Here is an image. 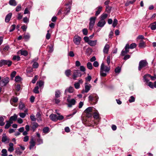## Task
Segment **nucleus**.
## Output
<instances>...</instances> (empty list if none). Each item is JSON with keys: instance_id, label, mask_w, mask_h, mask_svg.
Returning a JSON list of instances; mask_svg holds the SVG:
<instances>
[{"instance_id": "obj_1", "label": "nucleus", "mask_w": 156, "mask_h": 156, "mask_svg": "<svg viewBox=\"0 0 156 156\" xmlns=\"http://www.w3.org/2000/svg\"><path fill=\"white\" fill-rule=\"evenodd\" d=\"M110 69V66H107L105 65L103 62H102L101 66L100 74L101 76L105 77L106 76V73L108 72Z\"/></svg>"}, {"instance_id": "obj_2", "label": "nucleus", "mask_w": 156, "mask_h": 156, "mask_svg": "<svg viewBox=\"0 0 156 156\" xmlns=\"http://www.w3.org/2000/svg\"><path fill=\"white\" fill-rule=\"evenodd\" d=\"M148 63L147 61L145 60H142L140 61L139 62L138 69L139 71L147 66Z\"/></svg>"}, {"instance_id": "obj_3", "label": "nucleus", "mask_w": 156, "mask_h": 156, "mask_svg": "<svg viewBox=\"0 0 156 156\" xmlns=\"http://www.w3.org/2000/svg\"><path fill=\"white\" fill-rule=\"evenodd\" d=\"M12 63V62L9 60L2 59L0 61V67H1L3 65H6L9 67L11 65Z\"/></svg>"}, {"instance_id": "obj_4", "label": "nucleus", "mask_w": 156, "mask_h": 156, "mask_svg": "<svg viewBox=\"0 0 156 156\" xmlns=\"http://www.w3.org/2000/svg\"><path fill=\"white\" fill-rule=\"evenodd\" d=\"M96 17H91L90 19V23L89 25V29L92 30L95 24Z\"/></svg>"}, {"instance_id": "obj_5", "label": "nucleus", "mask_w": 156, "mask_h": 156, "mask_svg": "<svg viewBox=\"0 0 156 156\" xmlns=\"http://www.w3.org/2000/svg\"><path fill=\"white\" fill-rule=\"evenodd\" d=\"M94 108L92 107H89L84 111V112L86 114V116L88 117H90L92 115V111Z\"/></svg>"}, {"instance_id": "obj_6", "label": "nucleus", "mask_w": 156, "mask_h": 156, "mask_svg": "<svg viewBox=\"0 0 156 156\" xmlns=\"http://www.w3.org/2000/svg\"><path fill=\"white\" fill-rule=\"evenodd\" d=\"M82 74L80 71L78 70H73V78L74 80H76V78L78 76H81Z\"/></svg>"}, {"instance_id": "obj_7", "label": "nucleus", "mask_w": 156, "mask_h": 156, "mask_svg": "<svg viewBox=\"0 0 156 156\" xmlns=\"http://www.w3.org/2000/svg\"><path fill=\"white\" fill-rule=\"evenodd\" d=\"M81 40L80 37L78 35H75L73 37V41L74 44L76 45H79Z\"/></svg>"}, {"instance_id": "obj_8", "label": "nucleus", "mask_w": 156, "mask_h": 156, "mask_svg": "<svg viewBox=\"0 0 156 156\" xmlns=\"http://www.w3.org/2000/svg\"><path fill=\"white\" fill-rule=\"evenodd\" d=\"M9 82V78L8 77H5L2 79L0 82V85L1 86H5Z\"/></svg>"}, {"instance_id": "obj_9", "label": "nucleus", "mask_w": 156, "mask_h": 156, "mask_svg": "<svg viewBox=\"0 0 156 156\" xmlns=\"http://www.w3.org/2000/svg\"><path fill=\"white\" fill-rule=\"evenodd\" d=\"M68 103L67 104L68 107L69 108L71 107L73 105L75 104L76 102L75 100L74 99H72L70 100H67Z\"/></svg>"}, {"instance_id": "obj_10", "label": "nucleus", "mask_w": 156, "mask_h": 156, "mask_svg": "<svg viewBox=\"0 0 156 156\" xmlns=\"http://www.w3.org/2000/svg\"><path fill=\"white\" fill-rule=\"evenodd\" d=\"M2 142L8 143L9 142V139L7 136L5 134H4L2 138Z\"/></svg>"}, {"instance_id": "obj_11", "label": "nucleus", "mask_w": 156, "mask_h": 156, "mask_svg": "<svg viewBox=\"0 0 156 156\" xmlns=\"http://www.w3.org/2000/svg\"><path fill=\"white\" fill-rule=\"evenodd\" d=\"M29 144H30L29 149L30 150H31L35 146L36 144V143L33 138H31Z\"/></svg>"}, {"instance_id": "obj_12", "label": "nucleus", "mask_w": 156, "mask_h": 156, "mask_svg": "<svg viewBox=\"0 0 156 156\" xmlns=\"http://www.w3.org/2000/svg\"><path fill=\"white\" fill-rule=\"evenodd\" d=\"M127 47H128L127 45L125 46L124 48L125 50H122V51L121 54V55L124 56L129 51V49Z\"/></svg>"}, {"instance_id": "obj_13", "label": "nucleus", "mask_w": 156, "mask_h": 156, "mask_svg": "<svg viewBox=\"0 0 156 156\" xmlns=\"http://www.w3.org/2000/svg\"><path fill=\"white\" fill-rule=\"evenodd\" d=\"M106 23L105 20H101L99 21L97 24V25L98 27H103Z\"/></svg>"}, {"instance_id": "obj_14", "label": "nucleus", "mask_w": 156, "mask_h": 156, "mask_svg": "<svg viewBox=\"0 0 156 156\" xmlns=\"http://www.w3.org/2000/svg\"><path fill=\"white\" fill-rule=\"evenodd\" d=\"M50 119L53 121H56L58 120V116L55 114H51L49 116Z\"/></svg>"}, {"instance_id": "obj_15", "label": "nucleus", "mask_w": 156, "mask_h": 156, "mask_svg": "<svg viewBox=\"0 0 156 156\" xmlns=\"http://www.w3.org/2000/svg\"><path fill=\"white\" fill-rule=\"evenodd\" d=\"M110 47L109 44H105L103 49V52L105 54H108Z\"/></svg>"}, {"instance_id": "obj_16", "label": "nucleus", "mask_w": 156, "mask_h": 156, "mask_svg": "<svg viewBox=\"0 0 156 156\" xmlns=\"http://www.w3.org/2000/svg\"><path fill=\"white\" fill-rule=\"evenodd\" d=\"M98 98V96L96 94H91L88 97L89 100L90 101H92L94 98L97 99Z\"/></svg>"}, {"instance_id": "obj_17", "label": "nucleus", "mask_w": 156, "mask_h": 156, "mask_svg": "<svg viewBox=\"0 0 156 156\" xmlns=\"http://www.w3.org/2000/svg\"><path fill=\"white\" fill-rule=\"evenodd\" d=\"M97 40H90L88 44L90 46L92 47L95 46L97 44Z\"/></svg>"}, {"instance_id": "obj_18", "label": "nucleus", "mask_w": 156, "mask_h": 156, "mask_svg": "<svg viewBox=\"0 0 156 156\" xmlns=\"http://www.w3.org/2000/svg\"><path fill=\"white\" fill-rule=\"evenodd\" d=\"M85 90L84 92L85 93H87L90 90L91 86L90 84H88L87 82L85 83Z\"/></svg>"}, {"instance_id": "obj_19", "label": "nucleus", "mask_w": 156, "mask_h": 156, "mask_svg": "<svg viewBox=\"0 0 156 156\" xmlns=\"http://www.w3.org/2000/svg\"><path fill=\"white\" fill-rule=\"evenodd\" d=\"M17 118V115L16 114H14L13 116H11L10 117L9 119V122H13V121H16V120Z\"/></svg>"}, {"instance_id": "obj_20", "label": "nucleus", "mask_w": 156, "mask_h": 156, "mask_svg": "<svg viewBox=\"0 0 156 156\" xmlns=\"http://www.w3.org/2000/svg\"><path fill=\"white\" fill-rule=\"evenodd\" d=\"M148 75H149V74H146L143 76V80L144 82L148 83L149 82V80L148 79V78H149V77Z\"/></svg>"}, {"instance_id": "obj_21", "label": "nucleus", "mask_w": 156, "mask_h": 156, "mask_svg": "<svg viewBox=\"0 0 156 156\" xmlns=\"http://www.w3.org/2000/svg\"><path fill=\"white\" fill-rule=\"evenodd\" d=\"M12 16V13H9L5 17V22L6 23H8L9 22L10 19Z\"/></svg>"}, {"instance_id": "obj_22", "label": "nucleus", "mask_w": 156, "mask_h": 156, "mask_svg": "<svg viewBox=\"0 0 156 156\" xmlns=\"http://www.w3.org/2000/svg\"><path fill=\"white\" fill-rule=\"evenodd\" d=\"M9 147L8 149V151L10 152H12L14 150V148L13 147V144L11 142L9 144Z\"/></svg>"}, {"instance_id": "obj_23", "label": "nucleus", "mask_w": 156, "mask_h": 156, "mask_svg": "<svg viewBox=\"0 0 156 156\" xmlns=\"http://www.w3.org/2000/svg\"><path fill=\"white\" fill-rule=\"evenodd\" d=\"M108 16V14L104 13L101 15L100 17V19L101 20H105V19L107 18Z\"/></svg>"}, {"instance_id": "obj_24", "label": "nucleus", "mask_w": 156, "mask_h": 156, "mask_svg": "<svg viewBox=\"0 0 156 156\" xmlns=\"http://www.w3.org/2000/svg\"><path fill=\"white\" fill-rule=\"evenodd\" d=\"M97 10L96 11L95 14V15L96 16H97L100 14L101 12L102 11V7L101 6H99L97 8Z\"/></svg>"}, {"instance_id": "obj_25", "label": "nucleus", "mask_w": 156, "mask_h": 156, "mask_svg": "<svg viewBox=\"0 0 156 156\" xmlns=\"http://www.w3.org/2000/svg\"><path fill=\"white\" fill-rule=\"evenodd\" d=\"M128 45V47H127L128 48V49H133L136 47V44L135 43H133L131 44L130 45H129V44H127L126 45Z\"/></svg>"}, {"instance_id": "obj_26", "label": "nucleus", "mask_w": 156, "mask_h": 156, "mask_svg": "<svg viewBox=\"0 0 156 156\" xmlns=\"http://www.w3.org/2000/svg\"><path fill=\"white\" fill-rule=\"evenodd\" d=\"M68 91L69 93H72L74 91V89L73 87L70 86L68 88H67L65 90V93L66 92Z\"/></svg>"}, {"instance_id": "obj_27", "label": "nucleus", "mask_w": 156, "mask_h": 156, "mask_svg": "<svg viewBox=\"0 0 156 156\" xmlns=\"http://www.w3.org/2000/svg\"><path fill=\"white\" fill-rule=\"evenodd\" d=\"M15 153L17 154V155H20L22 153V151H21L20 148L18 147H16L15 148Z\"/></svg>"}, {"instance_id": "obj_28", "label": "nucleus", "mask_w": 156, "mask_h": 156, "mask_svg": "<svg viewBox=\"0 0 156 156\" xmlns=\"http://www.w3.org/2000/svg\"><path fill=\"white\" fill-rule=\"evenodd\" d=\"M146 46L145 42L143 41H141L139 43V47L140 48H143Z\"/></svg>"}, {"instance_id": "obj_29", "label": "nucleus", "mask_w": 156, "mask_h": 156, "mask_svg": "<svg viewBox=\"0 0 156 156\" xmlns=\"http://www.w3.org/2000/svg\"><path fill=\"white\" fill-rule=\"evenodd\" d=\"M18 98L16 97H13L12 98L10 101V103L12 105H13V102L16 103L18 101Z\"/></svg>"}, {"instance_id": "obj_30", "label": "nucleus", "mask_w": 156, "mask_h": 156, "mask_svg": "<svg viewBox=\"0 0 156 156\" xmlns=\"http://www.w3.org/2000/svg\"><path fill=\"white\" fill-rule=\"evenodd\" d=\"M61 93L59 90H57L55 91V96L56 98H58L60 97Z\"/></svg>"}, {"instance_id": "obj_31", "label": "nucleus", "mask_w": 156, "mask_h": 156, "mask_svg": "<svg viewBox=\"0 0 156 156\" xmlns=\"http://www.w3.org/2000/svg\"><path fill=\"white\" fill-rule=\"evenodd\" d=\"M150 27L152 30H154L156 29V22H154L151 24Z\"/></svg>"}, {"instance_id": "obj_32", "label": "nucleus", "mask_w": 156, "mask_h": 156, "mask_svg": "<svg viewBox=\"0 0 156 156\" xmlns=\"http://www.w3.org/2000/svg\"><path fill=\"white\" fill-rule=\"evenodd\" d=\"M6 122L7 123L5 126V129H7L10 126L11 124L13 123V122H9V120L6 121Z\"/></svg>"}, {"instance_id": "obj_33", "label": "nucleus", "mask_w": 156, "mask_h": 156, "mask_svg": "<svg viewBox=\"0 0 156 156\" xmlns=\"http://www.w3.org/2000/svg\"><path fill=\"white\" fill-rule=\"evenodd\" d=\"M9 4L11 5L15 6L17 5V3L15 0H10Z\"/></svg>"}, {"instance_id": "obj_34", "label": "nucleus", "mask_w": 156, "mask_h": 156, "mask_svg": "<svg viewBox=\"0 0 156 156\" xmlns=\"http://www.w3.org/2000/svg\"><path fill=\"white\" fill-rule=\"evenodd\" d=\"M19 51L22 55L26 56L28 55V52L26 50H20Z\"/></svg>"}, {"instance_id": "obj_35", "label": "nucleus", "mask_w": 156, "mask_h": 156, "mask_svg": "<svg viewBox=\"0 0 156 156\" xmlns=\"http://www.w3.org/2000/svg\"><path fill=\"white\" fill-rule=\"evenodd\" d=\"M30 37V36L29 33H27V34H24L23 36V38L25 39V41H27L29 40Z\"/></svg>"}, {"instance_id": "obj_36", "label": "nucleus", "mask_w": 156, "mask_h": 156, "mask_svg": "<svg viewBox=\"0 0 156 156\" xmlns=\"http://www.w3.org/2000/svg\"><path fill=\"white\" fill-rule=\"evenodd\" d=\"M71 10V6L69 5L67 7H66L65 9V12H64V14L66 15L68 14L70 12Z\"/></svg>"}, {"instance_id": "obj_37", "label": "nucleus", "mask_w": 156, "mask_h": 156, "mask_svg": "<svg viewBox=\"0 0 156 156\" xmlns=\"http://www.w3.org/2000/svg\"><path fill=\"white\" fill-rule=\"evenodd\" d=\"M2 156H7V151L6 149H3L2 151Z\"/></svg>"}, {"instance_id": "obj_38", "label": "nucleus", "mask_w": 156, "mask_h": 156, "mask_svg": "<svg viewBox=\"0 0 156 156\" xmlns=\"http://www.w3.org/2000/svg\"><path fill=\"white\" fill-rule=\"evenodd\" d=\"M93 117L94 119H98L99 118V114L97 111H96L94 113Z\"/></svg>"}, {"instance_id": "obj_39", "label": "nucleus", "mask_w": 156, "mask_h": 156, "mask_svg": "<svg viewBox=\"0 0 156 156\" xmlns=\"http://www.w3.org/2000/svg\"><path fill=\"white\" fill-rule=\"evenodd\" d=\"M4 119L1 116L0 117V126H4L5 123L4 122Z\"/></svg>"}, {"instance_id": "obj_40", "label": "nucleus", "mask_w": 156, "mask_h": 156, "mask_svg": "<svg viewBox=\"0 0 156 156\" xmlns=\"http://www.w3.org/2000/svg\"><path fill=\"white\" fill-rule=\"evenodd\" d=\"M25 107V105L22 102H20L19 103V108L20 110H22Z\"/></svg>"}, {"instance_id": "obj_41", "label": "nucleus", "mask_w": 156, "mask_h": 156, "mask_svg": "<svg viewBox=\"0 0 156 156\" xmlns=\"http://www.w3.org/2000/svg\"><path fill=\"white\" fill-rule=\"evenodd\" d=\"M35 59L33 60L32 62H34V64L33 65V67L34 68H37L38 67V63L36 62H34Z\"/></svg>"}, {"instance_id": "obj_42", "label": "nucleus", "mask_w": 156, "mask_h": 156, "mask_svg": "<svg viewBox=\"0 0 156 156\" xmlns=\"http://www.w3.org/2000/svg\"><path fill=\"white\" fill-rule=\"evenodd\" d=\"M44 83L43 82L41 81H39L38 82H37V86H39L40 87H41L44 85Z\"/></svg>"}, {"instance_id": "obj_43", "label": "nucleus", "mask_w": 156, "mask_h": 156, "mask_svg": "<svg viewBox=\"0 0 156 156\" xmlns=\"http://www.w3.org/2000/svg\"><path fill=\"white\" fill-rule=\"evenodd\" d=\"M87 67L89 69H92L93 68L92 64L90 62H88L87 63Z\"/></svg>"}, {"instance_id": "obj_44", "label": "nucleus", "mask_w": 156, "mask_h": 156, "mask_svg": "<svg viewBox=\"0 0 156 156\" xmlns=\"http://www.w3.org/2000/svg\"><path fill=\"white\" fill-rule=\"evenodd\" d=\"M36 116L38 121L41 120V115L39 112H37Z\"/></svg>"}, {"instance_id": "obj_45", "label": "nucleus", "mask_w": 156, "mask_h": 156, "mask_svg": "<svg viewBox=\"0 0 156 156\" xmlns=\"http://www.w3.org/2000/svg\"><path fill=\"white\" fill-rule=\"evenodd\" d=\"M112 7L109 6L108 5H107L106 7L105 11L108 13H109L110 12Z\"/></svg>"}, {"instance_id": "obj_46", "label": "nucleus", "mask_w": 156, "mask_h": 156, "mask_svg": "<svg viewBox=\"0 0 156 156\" xmlns=\"http://www.w3.org/2000/svg\"><path fill=\"white\" fill-rule=\"evenodd\" d=\"M21 80V78L19 76H16L15 78V81L16 82H20Z\"/></svg>"}, {"instance_id": "obj_47", "label": "nucleus", "mask_w": 156, "mask_h": 156, "mask_svg": "<svg viewBox=\"0 0 156 156\" xmlns=\"http://www.w3.org/2000/svg\"><path fill=\"white\" fill-rule=\"evenodd\" d=\"M44 133H47L49 132V128L48 127H44L43 129Z\"/></svg>"}, {"instance_id": "obj_48", "label": "nucleus", "mask_w": 156, "mask_h": 156, "mask_svg": "<svg viewBox=\"0 0 156 156\" xmlns=\"http://www.w3.org/2000/svg\"><path fill=\"white\" fill-rule=\"evenodd\" d=\"M71 72L70 69L67 70L65 71V74L66 76L69 77L70 75Z\"/></svg>"}, {"instance_id": "obj_49", "label": "nucleus", "mask_w": 156, "mask_h": 156, "mask_svg": "<svg viewBox=\"0 0 156 156\" xmlns=\"http://www.w3.org/2000/svg\"><path fill=\"white\" fill-rule=\"evenodd\" d=\"M38 89L39 87L38 86L35 87L34 89V92L35 94H38L39 92Z\"/></svg>"}, {"instance_id": "obj_50", "label": "nucleus", "mask_w": 156, "mask_h": 156, "mask_svg": "<svg viewBox=\"0 0 156 156\" xmlns=\"http://www.w3.org/2000/svg\"><path fill=\"white\" fill-rule=\"evenodd\" d=\"M135 98L133 96H132L130 97L129 100V102L132 103L134 102L135 101Z\"/></svg>"}, {"instance_id": "obj_51", "label": "nucleus", "mask_w": 156, "mask_h": 156, "mask_svg": "<svg viewBox=\"0 0 156 156\" xmlns=\"http://www.w3.org/2000/svg\"><path fill=\"white\" fill-rule=\"evenodd\" d=\"M118 23V20L116 19H115L114 20L112 24V26L114 27H115L117 25Z\"/></svg>"}, {"instance_id": "obj_52", "label": "nucleus", "mask_w": 156, "mask_h": 156, "mask_svg": "<svg viewBox=\"0 0 156 156\" xmlns=\"http://www.w3.org/2000/svg\"><path fill=\"white\" fill-rule=\"evenodd\" d=\"M121 71V68L119 66L117 67L115 69V71L116 73H119Z\"/></svg>"}, {"instance_id": "obj_53", "label": "nucleus", "mask_w": 156, "mask_h": 156, "mask_svg": "<svg viewBox=\"0 0 156 156\" xmlns=\"http://www.w3.org/2000/svg\"><path fill=\"white\" fill-rule=\"evenodd\" d=\"M83 39L88 44L90 41V40H89V37L87 36L84 37L83 38Z\"/></svg>"}, {"instance_id": "obj_54", "label": "nucleus", "mask_w": 156, "mask_h": 156, "mask_svg": "<svg viewBox=\"0 0 156 156\" xmlns=\"http://www.w3.org/2000/svg\"><path fill=\"white\" fill-rule=\"evenodd\" d=\"M75 88L76 89H78L80 87V84L79 83H76L74 84Z\"/></svg>"}, {"instance_id": "obj_55", "label": "nucleus", "mask_w": 156, "mask_h": 156, "mask_svg": "<svg viewBox=\"0 0 156 156\" xmlns=\"http://www.w3.org/2000/svg\"><path fill=\"white\" fill-rule=\"evenodd\" d=\"M12 59L14 60H17V61H19L20 60V58L19 56L14 55L13 56Z\"/></svg>"}, {"instance_id": "obj_56", "label": "nucleus", "mask_w": 156, "mask_h": 156, "mask_svg": "<svg viewBox=\"0 0 156 156\" xmlns=\"http://www.w3.org/2000/svg\"><path fill=\"white\" fill-rule=\"evenodd\" d=\"M21 9V5L19 4L16 8V12H18L20 11Z\"/></svg>"}, {"instance_id": "obj_57", "label": "nucleus", "mask_w": 156, "mask_h": 156, "mask_svg": "<svg viewBox=\"0 0 156 156\" xmlns=\"http://www.w3.org/2000/svg\"><path fill=\"white\" fill-rule=\"evenodd\" d=\"M82 32L83 35H87L88 34V30L87 29L84 28L82 30Z\"/></svg>"}, {"instance_id": "obj_58", "label": "nucleus", "mask_w": 156, "mask_h": 156, "mask_svg": "<svg viewBox=\"0 0 156 156\" xmlns=\"http://www.w3.org/2000/svg\"><path fill=\"white\" fill-rule=\"evenodd\" d=\"M38 78V76L37 75H36L34 76L33 79L32 80V82L33 83H36V80H37Z\"/></svg>"}, {"instance_id": "obj_59", "label": "nucleus", "mask_w": 156, "mask_h": 156, "mask_svg": "<svg viewBox=\"0 0 156 156\" xmlns=\"http://www.w3.org/2000/svg\"><path fill=\"white\" fill-rule=\"evenodd\" d=\"M37 141L38 143V145L42 144L43 143V140L41 138H38L37 139Z\"/></svg>"}, {"instance_id": "obj_60", "label": "nucleus", "mask_w": 156, "mask_h": 156, "mask_svg": "<svg viewBox=\"0 0 156 156\" xmlns=\"http://www.w3.org/2000/svg\"><path fill=\"white\" fill-rule=\"evenodd\" d=\"M16 25L15 24H13L11 27L10 29L9 30L10 32L13 31L15 29Z\"/></svg>"}, {"instance_id": "obj_61", "label": "nucleus", "mask_w": 156, "mask_h": 156, "mask_svg": "<svg viewBox=\"0 0 156 156\" xmlns=\"http://www.w3.org/2000/svg\"><path fill=\"white\" fill-rule=\"evenodd\" d=\"M23 21L24 23H27L29 22V20L27 17H26L23 18Z\"/></svg>"}, {"instance_id": "obj_62", "label": "nucleus", "mask_w": 156, "mask_h": 156, "mask_svg": "<svg viewBox=\"0 0 156 156\" xmlns=\"http://www.w3.org/2000/svg\"><path fill=\"white\" fill-rule=\"evenodd\" d=\"M149 77L152 80H154L156 79V75L155 74L154 76H152L150 74H149Z\"/></svg>"}, {"instance_id": "obj_63", "label": "nucleus", "mask_w": 156, "mask_h": 156, "mask_svg": "<svg viewBox=\"0 0 156 156\" xmlns=\"http://www.w3.org/2000/svg\"><path fill=\"white\" fill-rule=\"evenodd\" d=\"M30 119L32 121H35L36 120V118L34 115H32L30 116Z\"/></svg>"}, {"instance_id": "obj_64", "label": "nucleus", "mask_w": 156, "mask_h": 156, "mask_svg": "<svg viewBox=\"0 0 156 156\" xmlns=\"http://www.w3.org/2000/svg\"><path fill=\"white\" fill-rule=\"evenodd\" d=\"M147 85L151 88H154L153 84L151 82H149L148 83Z\"/></svg>"}]
</instances>
